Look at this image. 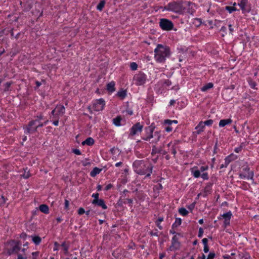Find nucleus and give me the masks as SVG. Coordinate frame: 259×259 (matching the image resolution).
Here are the masks:
<instances>
[{"label":"nucleus","mask_w":259,"mask_h":259,"mask_svg":"<svg viewBox=\"0 0 259 259\" xmlns=\"http://www.w3.org/2000/svg\"><path fill=\"white\" fill-rule=\"evenodd\" d=\"M154 58L159 63H162L165 61L166 58L170 56V49L167 46L158 44L154 50Z\"/></svg>","instance_id":"obj_1"},{"label":"nucleus","mask_w":259,"mask_h":259,"mask_svg":"<svg viewBox=\"0 0 259 259\" xmlns=\"http://www.w3.org/2000/svg\"><path fill=\"white\" fill-rule=\"evenodd\" d=\"M135 171L139 175H146V177L150 176L152 172L153 166L151 164L145 163L143 161H139L134 163Z\"/></svg>","instance_id":"obj_2"},{"label":"nucleus","mask_w":259,"mask_h":259,"mask_svg":"<svg viewBox=\"0 0 259 259\" xmlns=\"http://www.w3.org/2000/svg\"><path fill=\"white\" fill-rule=\"evenodd\" d=\"M183 4L184 3L182 1L172 2L165 6L163 8V10L172 11L180 14H183L186 9V8L183 6Z\"/></svg>","instance_id":"obj_3"},{"label":"nucleus","mask_w":259,"mask_h":259,"mask_svg":"<svg viewBox=\"0 0 259 259\" xmlns=\"http://www.w3.org/2000/svg\"><path fill=\"white\" fill-rule=\"evenodd\" d=\"M37 120H31L28 124L23 127L24 133L26 134H32L37 131L36 126Z\"/></svg>","instance_id":"obj_4"},{"label":"nucleus","mask_w":259,"mask_h":259,"mask_svg":"<svg viewBox=\"0 0 259 259\" xmlns=\"http://www.w3.org/2000/svg\"><path fill=\"white\" fill-rule=\"evenodd\" d=\"M254 174L253 171H250L249 167L246 166L243 168L242 171L239 173V177L240 179H251L253 181Z\"/></svg>","instance_id":"obj_5"},{"label":"nucleus","mask_w":259,"mask_h":259,"mask_svg":"<svg viewBox=\"0 0 259 259\" xmlns=\"http://www.w3.org/2000/svg\"><path fill=\"white\" fill-rule=\"evenodd\" d=\"M159 26L162 29L164 30H170L174 27L172 21L164 18L160 20Z\"/></svg>","instance_id":"obj_6"},{"label":"nucleus","mask_w":259,"mask_h":259,"mask_svg":"<svg viewBox=\"0 0 259 259\" xmlns=\"http://www.w3.org/2000/svg\"><path fill=\"white\" fill-rule=\"evenodd\" d=\"M143 128V125L138 122L133 125L130 129L129 136H134L141 133Z\"/></svg>","instance_id":"obj_7"},{"label":"nucleus","mask_w":259,"mask_h":259,"mask_svg":"<svg viewBox=\"0 0 259 259\" xmlns=\"http://www.w3.org/2000/svg\"><path fill=\"white\" fill-rule=\"evenodd\" d=\"M155 128V126L153 123L151 124L150 126L145 127V130L147 133L146 136L143 137L142 139L145 141H150L151 139L153 138V131Z\"/></svg>","instance_id":"obj_8"},{"label":"nucleus","mask_w":259,"mask_h":259,"mask_svg":"<svg viewBox=\"0 0 259 259\" xmlns=\"http://www.w3.org/2000/svg\"><path fill=\"white\" fill-rule=\"evenodd\" d=\"M12 243L15 244V245L11 248L8 250V254L11 255L13 253H17L21 249V242L20 241L12 240Z\"/></svg>","instance_id":"obj_9"},{"label":"nucleus","mask_w":259,"mask_h":259,"mask_svg":"<svg viewBox=\"0 0 259 259\" xmlns=\"http://www.w3.org/2000/svg\"><path fill=\"white\" fill-rule=\"evenodd\" d=\"M105 105V102L103 99L97 100L93 103V108L96 111H102Z\"/></svg>","instance_id":"obj_10"},{"label":"nucleus","mask_w":259,"mask_h":259,"mask_svg":"<svg viewBox=\"0 0 259 259\" xmlns=\"http://www.w3.org/2000/svg\"><path fill=\"white\" fill-rule=\"evenodd\" d=\"M134 79L137 85H141L145 82L146 76L144 73L140 72L134 76Z\"/></svg>","instance_id":"obj_11"},{"label":"nucleus","mask_w":259,"mask_h":259,"mask_svg":"<svg viewBox=\"0 0 259 259\" xmlns=\"http://www.w3.org/2000/svg\"><path fill=\"white\" fill-rule=\"evenodd\" d=\"M232 213L230 211L224 213L218 218L219 220L222 219V218L224 219V226L226 227L227 226L230 225V221L232 216Z\"/></svg>","instance_id":"obj_12"},{"label":"nucleus","mask_w":259,"mask_h":259,"mask_svg":"<svg viewBox=\"0 0 259 259\" xmlns=\"http://www.w3.org/2000/svg\"><path fill=\"white\" fill-rule=\"evenodd\" d=\"M93 204L101 207L103 209H107V206L106 205L105 202L103 199L98 200V201L93 203Z\"/></svg>","instance_id":"obj_13"},{"label":"nucleus","mask_w":259,"mask_h":259,"mask_svg":"<svg viewBox=\"0 0 259 259\" xmlns=\"http://www.w3.org/2000/svg\"><path fill=\"white\" fill-rule=\"evenodd\" d=\"M181 247V243L172 242L169 247L167 249L169 251H176L179 250Z\"/></svg>","instance_id":"obj_14"},{"label":"nucleus","mask_w":259,"mask_h":259,"mask_svg":"<svg viewBox=\"0 0 259 259\" xmlns=\"http://www.w3.org/2000/svg\"><path fill=\"white\" fill-rule=\"evenodd\" d=\"M156 153H161L163 155H165V154H166L167 153V152L165 151H164V150H162L161 148H160L159 149H158L156 147L155 145H153L152 146V150L151 154L152 155H153V154H155Z\"/></svg>","instance_id":"obj_15"},{"label":"nucleus","mask_w":259,"mask_h":259,"mask_svg":"<svg viewBox=\"0 0 259 259\" xmlns=\"http://www.w3.org/2000/svg\"><path fill=\"white\" fill-rule=\"evenodd\" d=\"M205 127L203 121H200L199 124L196 126L195 129L197 130L196 133L198 135L200 134L201 132L204 131Z\"/></svg>","instance_id":"obj_16"},{"label":"nucleus","mask_w":259,"mask_h":259,"mask_svg":"<svg viewBox=\"0 0 259 259\" xmlns=\"http://www.w3.org/2000/svg\"><path fill=\"white\" fill-rule=\"evenodd\" d=\"M95 141L93 138L91 137L88 138L85 140L83 141L81 144L82 145H88V146H92L94 144Z\"/></svg>","instance_id":"obj_17"},{"label":"nucleus","mask_w":259,"mask_h":259,"mask_svg":"<svg viewBox=\"0 0 259 259\" xmlns=\"http://www.w3.org/2000/svg\"><path fill=\"white\" fill-rule=\"evenodd\" d=\"M232 122V120L230 118L227 119H222L220 121L219 125L220 127H224L227 124H231Z\"/></svg>","instance_id":"obj_18"},{"label":"nucleus","mask_w":259,"mask_h":259,"mask_svg":"<svg viewBox=\"0 0 259 259\" xmlns=\"http://www.w3.org/2000/svg\"><path fill=\"white\" fill-rule=\"evenodd\" d=\"M115 83L114 81H111L107 84V90L110 93L113 92L115 91Z\"/></svg>","instance_id":"obj_19"},{"label":"nucleus","mask_w":259,"mask_h":259,"mask_svg":"<svg viewBox=\"0 0 259 259\" xmlns=\"http://www.w3.org/2000/svg\"><path fill=\"white\" fill-rule=\"evenodd\" d=\"M161 137V135L159 132H155L154 133L153 140H152L151 142L152 143L156 144L160 140Z\"/></svg>","instance_id":"obj_20"},{"label":"nucleus","mask_w":259,"mask_h":259,"mask_svg":"<svg viewBox=\"0 0 259 259\" xmlns=\"http://www.w3.org/2000/svg\"><path fill=\"white\" fill-rule=\"evenodd\" d=\"M60 246L62 247L64 253L65 254H68V249L69 248V243H66V242H63L62 243V244L60 245Z\"/></svg>","instance_id":"obj_21"},{"label":"nucleus","mask_w":259,"mask_h":259,"mask_svg":"<svg viewBox=\"0 0 259 259\" xmlns=\"http://www.w3.org/2000/svg\"><path fill=\"white\" fill-rule=\"evenodd\" d=\"M196 168L197 167L195 166L191 169V171L193 176L196 178H198L201 176L200 170L196 169Z\"/></svg>","instance_id":"obj_22"},{"label":"nucleus","mask_w":259,"mask_h":259,"mask_svg":"<svg viewBox=\"0 0 259 259\" xmlns=\"http://www.w3.org/2000/svg\"><path fill=\"white\" fill-rule=\"evenodd\" d=\"M39 210L45 214H48L49 213V208L46 204H41L39 206Z\"/></svg>","instance_id":"obj_23"},{"label":"nucleus","mask_w":259,"mask_h":259,"mask_svg":"<svg viewBox=\"0 0 259 259\" xmlns=\"http://www.w3.org/2000/svg\"><path fill=\"white\" fill-rule=\"evenodd\" d=\"M235 159L234 156L233 154H231L225 159V167H227L228 165L232 161Z\"/></svg>","instance_id":"obj_24"},{"label":"nucleus","mask_w":259,"mask_h":259,"mask_svg":"<svg viewBox=\"0 0 259 259\" xmlns=\"http://www.w3.org/2000/svg\"><path fill=\"white\" fill-rule=\"evenodd\" d=\"M57 110V114L63 115L65 113V107L63 105H57L56 107Z\"/></svg>","instance_id":"obj_25"},{"label":"nucleus","mask_w":259,"mask_h":259,"mask_svg":"<svg viewBox=\"0 0 259 259\" xmlns=\"http://www.w3.org/2000/svg\"><path fill=\"white\" fill-rule=\"evenodd\" d=\"M102 169H100L98 167H94L93 169L91 171L90 175L92 177H95L97 175L100 174L101 171Z\"/></svg>","instance_id":"obj_26"},{"label":"nucleus","mask_w":259,"mask_h":259,"mask_svg":"<svg viewBox=\"0 0 259 259\" xmlns=\"http://www.w3.org/2000/svg\"><path fill=\"white\" fill-rule=\"evenodd\" d=\"M31 237H32V241L36 245H39L41 241V238L38 236H31Z\"/></svg>","instance_id":"obj_27"},{"label":"nucleus","mask_w":259,"mask_h":259,"mask_svg":"<svg viewBox=\"0 0 259 259\" xmlns=\"http://www.w3.org/2000/svg\"><path fill=\"white\" fill-rule=\"evenodd\" d=\"M117 96L121 98V99H123L126 96V91L121 89L117 92Z\"/></svg>","instance_id":"obj_28"},{"label":"nucleus","mask_w":259,"mask_h":259,"mask_svg":"<svg viewBox=\"0 0 259 259\" xmlns=\"http://www.w3.org/2000/svg\"><path fill=\"white\" fill-rule=\"evenodd\" d=\"M122 120V118L120 116H118L116 118L113 119V123L117 126L121 125V121Z\"/></svg>","instance_id":"obj_29"},{"label":"nucleus","mask_w":259,"mask_h":259,"mask_svg":"<svg viewBox=\"0 0 259 259\" xmlns=\"http://www.w3.org/2000/svg\"><path fill=\"white\" fill-rule=\"evenodd\" d=\"M213 86V84L212 83L209 82L204 85L203 87L201 88V90L202 92H205L207 91L208 90L212 88Z\"/></svg>","instance_id":"obj_30"},{"label":"nucleus","mask_w":259,"mask_h":259,"mask_svg":"<svg viewBox=\"0 0 259 259\" xmlns=\"http://www.w3.org/2000/svg\"><path fill=\"white\" fill-rule=\"evenodd\" d=\"M236 5V3H234L233 4V6L232 7V6H226L225 7V10L228 11L229 13H231L233 11H237V9L234 7V6Z\"/></svg>","instance_id":"obj_31"},{"label":"nucleus","mask_w":259,"mask_h":259,"mask_svg":"<svg viewBox=\"0 0 259 259\" xmlns=\"http://www.w3.org/2000/svg\"><path fill=\"white\" fill-rule=\"evenodd\" d=\"M182 223V220L180 218H177L176 219L175 222L172 224V229H175L180 225H181Z\"/></svg>","instance_id":"obj_32"},{"label":"nucleus","mask_w":259,"mask_h":259,"mask_svg":"<svg viewBox=\"0 0 259 259\" xmlns=\"http://www.w3.org/2000/svg\"><path fill=\"white\" fill-rule=\"evenodd\" d=\"M248 82L251 88L253 89H256V83L254 81H253L251 78H249L248 80Z\"/></svg>","instance_id":"obj_33"},{"label":"nucleus","mask_w":259,"mask_h":259,"mask_svg":"<svg viewBox=\"0 0 259 259\" xmlns=\"http://www.w3.org/2000/svg\"><path fill=\"white\" fill-rule=\"evenodd\" d=\"M105 5L104 0L101 1L97 6V9L99 11H102Z\"/></svg>","instance_id":"obj_34"},{"label":"nucleus","mask_w":259,"mask_h":259,"mask_svg":"<svg viewBox=\"0 0 259 259\" xmlns=\"http://www.w3.org/2000/svg\"><path fill=\"white\" fill-rule=\"evenodd\" d=\"M179 213L183 216H186L188 211L184 207H181L179 209Z\"/></svg>","instance_id":"obj_35"},{"label":"nucleus","mask_w":259,"mask_h":259,"mask_svg":"<svg viewBox=\"0 0 259 259\" xmlns=\"http://www.w3.org/2000/svg\"><path fill=\"white\" fill-rule=\"evenodd\" d=\"M12 83H13L12 81L7 82L4 84L5 88H4V91L6 92L9 91V88Z\"/></svg>","instance_id":"obj_36"},{"label":"nucleus","mask_w":259,"mask_h":259,"mask_svg":"<svg viewBox=\"0 0 259 259\" xmlns=\"http://www.w3.org/2000/svg\"><path fill=\"white\" fill-rule=\"evenodd\" d=\"M92 196V197L94 198V199H93V200L92 202V204L94 203V202H95L96 201H98V200L100 199L99 198V194L98 193L93 194Z\"/></svg>","instance_id":"obj_37"},{"label":"nucleus","mask_w":259,"mask_h":259,"mask_svg":"<svg viewBox=\"0 0 259 259\" xmlns=\"http://www.w3.org/2000/svg\"><path fill=\"white\" fill-rule=\"evenodd\" d=\"M248 1L247 0H241L239 3H238V5L240 6V8H243L244 7L246 6L247 4Z\"/></svg>","instance_id":"obj_38"},{"label":"nucleus","mask_w":259,"mask_h":259,"mask_svg":"<svg viewBox=\"0 0 259 259\" xmlns=\"http://www.w3.org/2000/svg\"><path fill=\"white\" fill-rule=\"evenodd\" d=\"M212 184H213L212 183H211V182L208 183L204 188L205 191V192L210 191Z\"/></svg>","instance_id":"obj_39"},{"label":"nucleus","mask_w":259,"mask_h":259,"mask_svg":"<svg viewBox=\"0 0 259 259\" xmlns=\"http://www.w3.org/2000/svg\"><path fill=\"white\" fill-rule=\"evenodd\" d=\"M7 199L3 195H2L1 198L0 199V206H4V204L6 203Z\"/></svg>","instance_id":"obj_40"},{"label":"nucleus","mask_w":259,"mask_h":259,"mask_svg":"<svg viewBox=\"0 0 259 259\" xmlns=\"http://www.w3.org/2000/svg\"><path fill=\"white\" fill-rule=\"evenodd\" d=\"M130 67L132 70H136L137 69L138 65L135 62H132L130 64Z\"/></svg>","instance_id":"obj_41"},{"label":"nucleus","mask_w":259,"mask_h":259,"mask_svg":"<svg viewBox=\"0 0 259 259\" xmlns=\"http://www.w3.org/2000/svg\"><path fill=\"white\" fill-rule=\"evenodd\" d=\"M243 12V13H248L250 11V8L247 6V4L246 5V6H245L243 7V8L241 9Z\"/></svg>","instance_id":"obj_42"},{"label":"nucleus","mask_w":259,"mask_h":259,"mask_svg":"<svg viewBox=\"0 0 259 259\" xmlns=\"http://www.w3.org/2000/svg\"><path fill=\"white\" fill-rule=\"evenodd\" d=\"M213 122V120L209 119V120H207L205 121L204 122H203V123L204 124V126L205 125L210 126V125H212Z\"/></svg>","instance_id":"obj_43"},{"label":"nucleus","mask_w":259,"mask_h":259,"mask_svg":"<svg viewBox=\"0 0 259 259\" xmlns=\"http://www.w3.org/2000/svg\"><path fill=\"white\" fill-rule=\"evenodd\" d=\"M121 198L122 197H121V198L118 200L117 203V205L119 206H122L123 204L126 203L125 201H123Z\"/></svg>","instance_id":"obj_44"},{"label":"nucleus","mask_w":259,"mask_h":259,"mask_svg":"<svg viewBox=\"0 0 259 259\" xmlns=\"http://www.w3.org/2000/svg\"><path fill=\"white\" fill-rule=\"evenodd\" d=\"M215 256L214 252H210L207 256V259H213Z\"/></svg>","instance_id":"obj_45"},{"label":"nucleus","mask_w":259,"mask_h":259,"mask_svg":"<svg viewBox=\"0 0 259 259\" xmlns=\"http://www.w3.org/2000/svg\"><path fill=\"white\" fill-rule=\"evenodd\" d=\"M44 119V116L42 114H40L36 116V119L34 120H37V122H39L41 119Z\"/></svg>","instance_id":"obj_46"},{"label":"nucleus","mask_w":259,"mask_h":259,"mask_svg":"<svg viewBox=\"0 0 259 259\" xmlns=\"http://www.w3.org/2000/svg\"><path fill=\"white\" fill-rule=\"evenodd\" d=\"M172 242H176V243H180V242L179 241V238L177 237V235H175L171 240Z\"/></svg>","instance_id":"obj_47"},{"label":"nucleus","mask_w":259,"mask_h":259,"mask_svg":"<svg viewBox=\"0 0 259 259\" xmlns=\"http://www.w3.org/2000/svg\"><path fill=\"white\" fill-rule=\"evenodd\" d=\"M203 229L202 228H200L199 229V232H198V236L199 238H201L202 237L203 234Z\"/></svg>","instance_id":"obj_48"},{"label":"nucleus","mask_w":259,"mask_h":259,"mask_svg":"<svg viewBox=\"0 0 259 259\" xmlns=\"http://www.w3.org/2000/svg\"><path fill=\"white\" fill-rule=\"evenodd\" d=\"M149 234L151 235V236H158V230L157 229H155V231L153 232V231H150L149 232Z\"/></svg>","instance_id":"obj_49"},{"label":"nucleus","mask_w":259,"mask_h":259,"mask_svg":"<svg viewBox=\"0 0 259 259\" xmlns=\"http://www.w3.org/2000/svg\"><path fill=\"white\" fill-rule=\"evenodd\" d=\"M200 176L203 180L208 179V176L207 172L203 173Z\"/></svg>","instance_id":"obj_50"},{"label":"nucleus","mask_w":259,"mask_h":259,"mask_svg":"<svg viewBox=\"0 0 259 259\" xmlns=\"http://www.w3.org/2000/svg\"><path fill=\"white\" fill-rule=\"evenodd\" d=\"M72 152L76 155H81V152L78 149H73Z\"/></svg>","instance_id":"obj_51"},{"label":"nucleus","mask_w":259,"mask_h":259,"mask_svg":"<svg viewBox=\"0 0 259 259\" xmlns=\"http://www.w3.org/2000/svg\"><path fill=\"white\" fill-rule=\"evenodd\" d=\"M39 254L38 251L33 252L32 253V259H37V257L38 256Z\"/></svg>","instance_id":"obj_52"},{"label":"nucleus","mask_w":259,"mask_h":259,"mask_svg":"<svg viewBox=\"0 0 259 259\" xmlns=\"http://www.w3.org/2000/svg\"><path fill=\"white\" fill-rule=\"evenodd\" d=\"M85 213V210L82 207H80L78 210V213L79 215L83 214Z\"/></svg>","instance_id":"obj_53"},{"label":"nucleus","mask_w":259,"mask_h":259,"mask_svg":"<svg viewBox=\"0 0 259 259\" xmlns=\"http://www.w3.org/2000/svg\"><path fill=\"white\" fill-rule=\"evenodd\" d=\"M27 237H28L27 235L26 234V233H25L24 232H23L20 235V238L21 239H23L24 240H25Z\"/></svg>","instance_id":"obj_54"},{"label":"nucleus","mask_w":259,"mask_h":259,"mask_svg":"<svg viewBox=\"0 0 259 259\" xmlns=\"http://www.w3.org/2000/svg\"><path fill=\"white\" fill-rule=\"evenodd\" d=\"M208 168V166H201L200 167V169L199 170H200V172H203L204 171L207 170Z\"/></svg>","instance_id":"obj_55"},{"label":"nucleus","mask_w":259,"mask_h":259,"mask_svg":"<svg viewBox=\"0 0 259 259\" xmlns=\"http://www.w3.org/2000/svg\"><path fill=\"white\" fill-rule=\"evenodd\" d=\"M169 232L172 234H176L175 235L181 236L180 233H176L174 229L172 228L171 230H170Z\"/></svg>","instance_id":"obj_56"},{"label":"nucleus","mask_w":259,"mask_h":259,"mask_svg":"<svg viewBox=\"0 0 259 259\" xmlns=\"http://www.w3.org/2000/svg\"><path fill=\"white\" fill-rule=\"evenodd\" d=\"M24 179H28L30 177V175L29 171L27 172H26V171H25L24 174L22 175Z\"/></svg>","instance_id":"obj_57"},{"label":"nucleus","mask_w":259,"mask_h":259,"mask_svg":"<svg viewBox=\"0 0 259 259\" xmlns=\"http://www.w3.org/2000/svg\"><path fill=\"white\" fill-rule=\"evenodd\" d=\"M69 202L68 200L65 199V202H64V208L65 209H67L68 208L69 206Z\"/></svg>","instance_id":"obj_58"},{"label":"nucleus","mask_w":259,"mask_h":259,"mask_svg":"<svg viewBox=\"0 0 259 259\" xmlns=\"http://www.w3.org/2000/svg\"><path fill=\"white\" fill-rule=\"evenodd\" d=\"M26 258H27V256L25 254H24V255H23L21 254H18V258L17 259H26Z\"/></svg>","instance_id":"obj_59"},{"label":"nucleus","mask_w":259,"mask_h":259,"mask_svg":"<svg viewBox=\"0 0 259 259\" xmlns=\"http://www.w3.org/2000/svg\"><path fill=\"white\" fill-rule=\"evenodd\" d=\"M164 84L166 86L169 87L171 84V82L169 80L167 79L164 81Z\"/></svg>","instance_id":"obj_60"},{"label":"nucleus","mask_w":259,"mask_h":259,"mask_svg":"<svg viewBox=\"0 0 259 259\" xmlns=\"http://www.w3.org/2000/svg\"><path fill=\"white\" fill-rule=\"evenodd\" d=\"M195 205V202H193L188 206V208L192 211L193 209L194 208Z\"/></svg>","instance_id":"obj_61"},{"label":"nucleus","mask_w":259,"mask_h":259,"mask_svg":"<svg viewBox=\"0 0 259 259\" xmlns=\"http://www.w3.org/2000/svg\"><path fill=\"white\" fill-rule=\"evenodd\" d=\"M202 243H203L204 246H207L208 245V244H207V243H208V239L207 238H203L202 239Z\"/></svg>","instance_id":"obj_62"},{"label":"nucleus","mask_w":259,"mask_h":259,"mask_svg":"<svg viewBox=\"0 0 259 259\" xmlns=\"http://www.w3.org/2000/svg\"><path fill=\"white\" fill-rule=\"evenodd\" d=\"M44 125V124L43 123V122H41L40 121H39V122H37V123H36L37 128H38V127H42Z\"/></svg>","instance_id":"obj_63"},{"label":"nucleus","mask_w":259,"mask_h":259,"mask_svg":"<svg viewBox=\"0 0 259 259\" xmlns=\"http://www.w3.org/2000/svg\"><path fill=\"white\" fill-rule=\"evenodd\" d=\"M164 123L170 126L172 123V121L169 119H166L164 120Z\"/></svg>","instance_id":"obj_64"}]
</instances>
